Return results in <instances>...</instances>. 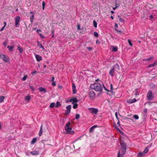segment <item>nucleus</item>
<instances>
[{
    "label": "nucleus",
    "instance_id": "10",
    "mask_svg": "<svg viewBox=\"0 0 157 157\" xmlns=\"http://www.w3.org/2000/svg\"><path fill=\"white\" fill-rule=\"evenodd\" d=\"M2 59L4 61L6 62H7L9 60V59L8 56L5 54H2Z\"/></svg>",
    "mask_w": 157,
    "mask_h": 157
},
{
    "label": "nucleus",
    "instance_id": "35",
    "mask_svg": "<svg viewBox=\"0 0 157 157\" xmlns=\"http://www.w3.org/2000/svg\"><path fill=\"white\" fill-rule=\"evenodd\" d=\"M42 8L43 10H44V7L45 6V3L44 1H43L42 2Z\"/></svg>",
    "mask_w": 157,
    "mask_h": 157
},
{
    "label": "nucleus",
    "instance_id": "32",
    "mask_svg": "<svg viewBox=\"0 0 157 157\" xmlns=\"http://www.w3.org/2000/svg\"><path fill=\"white\" fill-rule=\"evenodd\" d=\"M18 21H15V26L16 27H18L19 25V23Z\"/></svg>",
    "mask_w": 157,
    "mask_h": 157
},
{
    "label": "nucleus",
    "instance_id": "13",
    "mask_svg": "<svg viewBox=\"0 0 157 157\" xmlns=\"http://www.w3.org/2000/svg\"><path fill=\"white\" fill-rule=\"evenodd\" d=\"M72 88L73 90V93L74 94L76 93V86L75 84L73 83L72 84Z\"/></svg>",
    "mask_w": 157,
    "mask_h": 157
},
{
    "label": "nucleus",
    "instance_id": "57",
    "mask_svg": "<svg viewBox=\"0 0 157 157\" xmlns=\"http://www.w3.org/2000/svg\"><path fill=\"white\" fill-rule=\"evenodd\" d=\"M4 28H5V27H2V28L0 29V31H2L4 30Z\"/></svg>",
    "mask_w": 157,
    "mask_h": 157
},
{
    "label": "nucleus",
    "instance_id": "4",
    "mask_svg": "<svg viewBox=\"0 0 157 157\" xmlns=\"http://www.w3.org/2000/svg\"><path fill=\"white\" fill-rule=\"evenodd\" d=\"M120 144L121 148L122 153L125 154L126 150V144L124 141H121Z\"/></svg>",
    "mask_w": 157,
    "mask_h": 157
},
{
    "label": "nucleus",
    "instance_id": "28",
    "mask_svg": "<svg viewBox=\"0 0 157 157\" xmlns=\"http://www.w3.org/2000/svg\"><path fill=\"white\" fill-rule=\"evenodd\" d=\"M61 104L59 102L57 101L56 103V107H58L61 105Z\"/></svg>",
    "mask_w": 157,
    "mask_h": 157
},
{
    "label": "nucleus",
    "instance_id": "24",
    "mask_svg": "<svg viewBox=\"0 0 157 157\" xmlns=\"http://www.w3.org/2000/svg\"><path fill=\"white\" fill-rule=\"evenodd\" d=\"M7 48H8L9 51H11L13 48V46L8 45L7 46Z\"/></svg>",
    "mask_w": 157,
    "mask_h": 157
},
{
    "label": "nucleus",
    "instance_id": "36",
    "mask_svg": "<svg viewBox=\"0 0 157 157\" xmlns=\"http://www.w3.org/2000/svg\"><path fill=\"white\" fill-rule=\"evenodd\" d=\"M128 42L130 45L132 46V44L131 42V40L130 39H128Z\"/></svg>",
    "mask_w": 157,
    "mask_h": 157
},
{
    "label": "nucleus",
    "instance_id": "52",
    "mask_svg": "<svg viewBox=\"0 0 157 157\" xmlns=\"http://www.w3.org/2000/svg\"><path fill=\"white\" fill-rule=\"evenodd\" d=\"M36 71L35 70V71H33L32 72L31 74H32L33 75L34 73H36Z\"/></svg>",
    "mask_w": 157,
    "mask_h": 157
},
{
    "label": "nucleus",
    "instance_id": "11",
    "mask_svg": "<svg viewBox=\"0 0 157 157\" xmlns=\"http://www.w3.org/2000/svg\"><path fill=\"white\" fill-rule=\"evenodd\" d=\"M35 57L36 60L38 62H39L42 60L41 56L39 55H36Z\"/></svg>",
    "mask_w": 157,
    "mask_h": 157
},
{
    "label": "nucleus",
    "instance_id": "64",
    "mask_svg": "<svg viewBox=\"0 0 157 157\" xmlns=\"http://www.w3.org/2000/svg\"><path fill=\"white\" fill-rule=\"evenodd\" d=\"M111 18L112 19H114V18L112 16H111Z\"/></svg>",
    "mask_w": 157,
    "mask_h": 157
},
{
    "label": "nucleus",
    "instance_id": "33",
    "mask_svg": "<svg viewBox=\"0 0 157 157\" xmlns=\"http://www.w3.org/2000/svg\"><path fill=\"white\" fill-rule=\"evenodd\" d=\"M93 24L95 28H96L97 27V23L95 21H93Z\"/></svg>",
    "mask_w": 157,
    "mask_h": 157
},
{
    "label": "nucleus",
    "instance_id": "45",
    "mask_svg": "<svg viewBox=\"0 0 157 157\" xmlns=\"http://www.w3.org/2000/svg\"><path fill=\"white\" fill-rule=\"evenodd\" d=\"M52 86H55L56 85V82L54 81H52Z\"/></svg>",
    "mask_w": 157,
    "mask_h": 157
},
{
    "label": "nucleus",
    "instance_id": "30",
    "mask_svg": "<svg viewBox=\"0 0 157 157\" xmlns=\"http://www.w3.org/2000/svg\"><path fill=\"white\" fill-rule=\"evenodd\" d=\"M124 154H123L122 153V154H120V151H119L118 153V156L117 157H124L123 155Z\"/></svg>",
    "mask_w": 157,
    "mask_h": 157
},
{
    "label": "nucleus",
    "instance_id": "59",
    "mask_svg": "<svg viewBox=\"0 0 157 157\" xmlns=\"http://www.w3.org/2000/svg\"><path fill=\"white\" fill-rule=\"evenodd\" d=\"M104 86V89L106 90L107 91V92H109V91L106 88L103 86Z\"/></svg>",
    "mask_w": 157,
    "mask_h": 157
},
{
    "label": "nucleus",
    "instance_id": "27",
    "mask_svg": "<svg viewBox=\"0 0 157 157\" xmlns=\"http://www.w3.org/2000/svg\"><path fill=\"white\" fill-rule=\"evenodd\" d=\"M156 64H157V63L156 62H155L154 63L149 64V67H153Z\"/></svg>",
    "mask_w": 157,
    "mask_h": 157
},
{
    "label": "nucleus",
    "instance_id": "58",
    "mask_svg": "<svg viewBox=\"0 0 157 157\" xmlns=\"http://www.w3.org/2000/svg\"><path fill=\"white\" fill-rule=\"evenodd\" d=\"M104 86V89L106 90L107 91V92H109V91L106 88L103 86Z\"/></svg>",
    "mask_w": 157,
    "mask_h": 157
},
{
    "label": "nucleus",
    "instance_id": "55",
    "mask_svg": "<svg viewBox=\"0 0 157 157\" xmlns=\"http://www.w3.org/2000/svg\"><path fill=\"white\" fill-rule=\"evenodd\" d=\"M115 30L117 31L118 32H119V33H121V31H120V30H117L116 29H115Z\"/></svg>",
    "mask_w": 157,
    "mask_h": 157
},
{
    "label": "nucleus",
    "instance_id": "26",
    "mask_svg": "<svg viewBox=\"0 0 157 157\" xmlns=\"http://www.w3.org/2000/svg\"><path fill=\"white\" fill-rule=\"evenodd\" d=\"M117 17L119 18V21L120 22H122L124 21V20L119 15H118Z\"/></svg>",
    "mask_w": 157,
    "mask_h": 157
},
{
    "label": "nucleus",
    "instance_id": "47",
    "mask_svg": "<svg viewBox=\"0 0 157 157\" xmlns=\"http://www.w3.org/2000/svg\"><path fill=\"white\" fill-rule=\"evenodd\" d=\"M110 91H111V92H112V91L113 90V85L112 84H111L110 85Z\"/></svg>",
    "mask_w": 157,
    "mask_h": 157
},
{
    "label": "nucleus",
    "instance_id": "16",
    "mask_svg": "<svg viewBox=\"0 0 157 157\" xmlns=\"http://www.w3.org/2000/svg\"><path fill=\"white\" fill-rule=\"evenodd\" d=\"M37 138L36 137L33 138L31 142V144H35Z\"/></svg>",
    "mask_w": 157,
    "mask_h": 157
},
{
    "label": "nucleus",
    "instance_id": "54",
    "mask_svg": "<svg viewBox=\"0 0 157 157\" xmlns=\"http://www.w3.org/2000/svg\"><path fill=\"white\" fill-rule=\"evenodd\" d=\"M54 79H55V78L54 77H52V78L51 81H54Z\"/></svg>",
    "mask_w": 157,
    "mask_h": 157
},
{
    "label": "nucleus",
    "instance_id": "31",
    "mask_svg": "<svg viewBox=\"0 0 157 157\" xmlns=\"http://www.w3.org/2000/svg\"><path fill=\"white\" fill-rule=\"evenodd\" d=\"M127 102L128 103H133L132 99H130L127 101Z\"/></svg>",
    "mask_w": 157,
    "mask_h": 157
},
{
    "label": "nucleus",
    "instance_id": "9",
    "mask_svg": "<svg viewBox=\"0 0 157 157\" xmlns=\"http://www.w3.org/2000/svg\"><path fill=\"white\" fill-rule=\"evenodd\" d=\"M71 109V105H69L66 107V110L65 112V115L67 116L70 113Z\"/></svg>",
    "mask_w": 157,
    "mask_h": 157
},
{
    "label": "nucleus",
    "instance_id": "40",
    "mask_svg": "<svg viewBox=\"0 0 157 157\" xmlns=\"http://www.w3.org/2000/svg\"><path fill=\"white\" fill-rule=\"evenodd\" d=\"M94 36L95 37H97L98 36V33L96 32H94Z\"/></svg>",
    "mask_w": 157,
    "mask_h": 157
},
{
    "label": "nucleus",
    "instance_id": "63",
    "mask_svg": "<svg viewBox=\"0 0 157 157\" xmlns=\"http://www.w3.org/2000/svg\"><path fill=\"white\" fill-rule=\"evenodd\" d=\"M59 88L60 89H61L62 88V86H59Z\"/></svg>",
    "mask_w": 157,
    "mask_h": 157
},
{
    "label": "nucleus",
    "instance_id": "12",
    "mask_svg": "<svg viewBox=\"0 0 157 157\" xmlns=\"http://www.w3.org/2000/svg\"><path fill=\"white\" fill-rule=\"evenodd\" d=\"M30 154L33 155H36L39 154V152L38 151L33 150L30 152Z\"/></svg>",
    "mask_w": 157,
    "mask_h": 157
},
{
    "label": "nucleus",
    "instance_id": "37",
    "mask_svg": "<svg viewBox=\"0 0 157 157\" xmlns=\"http://www.w3.org/2000/svg\"><path fill=\"white\" fill-rule=\"evenodd\" d=\"M27 75H25L22 78V80H23V81H25L26 79H27Z\"/></svg>",
    "mask_w": 157,
    "mask_h": 157
},
{
    "label": "nucleus",
    "instance_id": "62",
    "mask_svg": "<svg viewBox=\"0 0 157 157\" xmlns=\"http://www.w3.org/2000/svg\"><path fill=\"white\" fill-rule=\"evenodd\" d=\"M117 124L119 125V126H120V122L119 121H118V122H117Z\"/></svg>",
    "mask_w": 157,
    "mask_h": 157
},
{
    "label": "nucleus",
    "instance_id": "41",
    "mask_svg": "<svg viewBox=\"0 0 157 157\" xmlns=\"http://www.w3.org/2000/svg\"><path fill=\"white\" fill-rule=\"evenodd\" d=\"M133 117L136 120H137L139 118V117L137 115H134L133 116Z\"/></svg>",
    "mask_w": 157,
    "mask_h": 157
},
{
    "label": "nucleus",
    "instance_id": "17",
    "mask_svg": "<svg viewBox=\"0 0 157 157\" xmlns=\"http://www.w3.org/2000/svg\"><path fill=\"white\" fill-rule=\"evenodd\" d=\"M145 155L144 153L143 152L139 153L137 155L138 157H143Z\"/></svg>",
    "mask_w": 157,
    "mask_h": 157
},
{
    "label": "nucleus",
    "instance_id": "49",
    "mask_svg": "<svg viewBox=\"0 0 157 157\" xmlns=\"http://www.w3.org/2000/svg\"><path fill=\"white\" fill-rule=\"evenodd\" d=\"M3 44L4 46H6L7 44V43L6 41H5L3 43Z\"/></svg>",
    "mask_w": 157,
    "mask_h": 157
},
{
    "label": "nucleus",
    "instance_id": "2",
    "mask_svg": "<svg viewBox=\"0 0 157 157\" xmlns=\"http://www.w3.org/2000/svg\"><path fill=\"white\" fill-rule=\"evenodd\" d=\"M103 83L100 84L98 83H95L91 85L90 88L91 89H94L98 91H101L102 90Z\"/></svg>",
    "mask_w": 157,
    "mask_h": 157
},
{
    "label": "nucleus",
    "instance_id": "60",
    "mask_svg": "<svg viewBox=\"0 0 157 157\" xmlns=\"http://www.w3.org/2000/svg\"><path fill=\"white\" fill-rule=\"evenodd\" d=\"M149 17H150L151 18H153V16L152 15V14H151L150 15Z\"/></svg>",
    "mask_w": 157,
    "mask_h": 157
},
{
    "label": "nucleus",
    "instance_id": "6",
    "mask_svg": "<svg viewBox=\"0 0 157 157\" xmlns=\"http://www.w3.org/2000/svg\"><path fill=\"white\" fill-rule=\"evenodd\" d=\"M147 100H151L153 99L154 96L151 91L150 90L148 92L147 95Z\"/></svg>",
    "mask_w": 157,
    "mask_h": 157
},
{
    "label": "nucleus",
    "instance_id": "1",
    "mask_svg": "<svg viewBox=\"0 0 157 157\" xmlns=\"http://www.w3.org/2000/svg\"><path fill=\"white\" fill-rule=\"evenodd\" d=\"M120 70V66L118 63L114 65L110 69L109 73V75L112 77L116 74V72H117Z\"/></svg>",
    "mask_w": 157,
    "mask_h": 157
},
{
    "label": "nucleus",
    "instance_id": "50",
    "mask_svg": "<svg viewBox=\"0 0 157 157\" xmlns=\"http://www.w3.org/2000/svg\"><path fill=\"white\" fill-rule=\"evenodd\" d=\"M115 115L116 116V118L118 119V118H117V112H116L115 113Z\"/></svg>",
    "mask_w": 157,
    "mask_h": 157
},
{
    "label": "nucleus",
    "instance_id": "51",
    "mask_svg": "<svg viewBox=\"0 0 157 157\" xmlns=\"http://www.w3.org/2000/svg\"><path fill=\"white\" fill-rule=\"evenodd\" d=\"M6 21H4V26L3 27H4L6 26Z\"/></svg>",
    "mask_w": 157,
    "mask_h": 157
},
{
    "label": "nucleus",
    "instance_id": "22",
    "mask_svg": "<svg viewBox=\"0 0 157 157\" xmlns=\"http://www.w3.org/2000/svg\"><path fill=\"white\" fill-rule=\"evenodd\" d=\"M55 104L54 103H52L50 105L49 107L51 108H53L55 106Z\"/></svg>",
    "mask_w": 157,
    "mask_h": 157
},
{
    "label": "nucleus",
    "instance_id": "23",
    "mask_svg": "<svg viewBox=\"0 0 157 157\" xmlns=\"http://www.w3.org/2000/svg\"><path fill=\"white\" fill-rule=\"evenodd\" d=\"M118 50L117 48V47H113L112 48V51L114 52H116Z\"/></svg>",
    "mask_w": 157,
    "mask_h": 157
},
{
    "label": "nucleus",
    "instance_id": "25",
    "mask_svg": "<svg viewBox=\"0 0 157 157\" xmlns=\"http://www.w3.org/2000/svg\"><path fill=\"white\" fill-rule=\"evenodd\" d=\"M4 96H0V102H2L4 101Z\"/></svg>",
    "mask_w": 157,
    "mask_h": 157
},
{
    "label": "nucleus",
    "instance_id": "18",
    "mask_svg": "<svg viewBox=\"0 0 157 157\" xmlns=\"http://www.w3.org/2000/svg\"><path fill=\"white\" fill-rule=\"evenodd\" d=\"M42 127H43V125H42L41 126L40 128V130L39 132V135L40 136H41V135H42V133H43Z\"/></svg>",
    "mask_w": 157,
    "mask_h": 157
},
{
    "label": "nucleus",
    "instance_id": "21",
    "mask_svg": "<svg viewBox=\"0 0 157 157\" xmlns=\"http://www.w3.org/2000/svg\"><path fill=\"white\" fill-rule=\"evenodd\" d=\"M148 151V147H146L143 152L145 154L146 153H147Z\"/></svg>",
    "mask_w": 157,
    "mask_h": 157
},
{
    "label": "nucleus",
    "instance_id": "39",
    "mask_svg": "<svg viewBox=\"0 0 157 157\" xmlns=\"http://www.w3.org/2000/svg\"><path fill=\"white\" fill-rule=\"evenodd\" d=\"M80 115L78 114H77L75 116V118L76 119H78L80 117Z\"/></svg>",
    "mask_w": 157,
    "mask_h": 157
},
{
    "label": "nucleus",
    "instance_id": "48",
    "mask_svg": "<svg viewBox=\"0 0 157 157\" xmlns=\"http://www.w3.org/2000/svg\"><path fill=\"white\" fill-rule=\"evenodd\" d=\"M39 34L40 35V37L42 38H44V37L43 36L41 33H39Z\"/></svg>",
    "mask_w": 157,
    "mask_h": 157
},
{
    "label": "nucleus",
    "instance_id": "43",
    "mask_svg": "<svg viewBox=\"0 0 157 157\" xmlns=\"http://www.w3.org/2000/svg\"><path fill=\"white\" fill-rule=\"evenodd\" d=\"M29 87H30V88L33 91H35V89L33 87V86H29Z\"/></svg>",
    "mask_w": 157,
    "mask_h": 157
},
{
    "label": "nucleus",
    "instance_id": "20",
    "mask_svg": "<svg viewBox=\"0 0 157 157\" xmlns=\"http://www.w3.org/2000/svg\"><path fill=\"white\" fill-rule=\"evenodd\" d=\"M17 49L19 51V52L21 53L22 52H23V48L21 47L20 46H18Z\"/></svg>",
    "mask_w": 157,
    "mask_h": 157
},
{
    "label": "nucleus",
    "instance_id": "38",
    "mask_svg": "<svg viewBox=\"0 0 157 157\" xmlns=\"http://www.w3.org/2000/svg\"><path fill=\"white\" fill-rule=\"evenodd\" d=\"M152 59H153V57H151L150 58H149L146 59H145L144 60H146V61H149L150 60H151Z\"/></svg>",
    "mask_w": 157,
    "mask_h": 157
},
{
    "label": "nucleus",
    "instance_id": "8",
    "mask_svg": "<svg viewBox=\"0 0 157 157\" xmlns=\"http://www.w3.org/2000/svg\"><path fill=\"white\" fill-rule=\"evenodd\" d=\"M95 94L94 91L92 90L90 91L89 92V96L90 98L92 100L95 98Z\"/></svg>",
    "mask_w": 157,
    "mask_h": 157
},
{
    "label": "nucleus",
    "instance_id": "42",
    "mask_svg": "<svg viewBox=\"0 0 157 157\" xmlns=\"http://www.w3.org/2000/svg\"><path fill=\"white\" fill-rule=\"evenodd\" d=\"M30 21L32 22H33V20L34 19V16L33 15L32 16L30 17Z\"/></svg>",
    "mask_w": 157,
    "mask_h": 157
},
{
    "label": "nucleus",
    "instance_id": "3",
    "mask_svg": "<svg viewBox=\"0 0 157 157\" xmlns=\"http://www.w3.org/2000/svg\"><path fill=\"white\" fill-rule=\"evenodd\" d=\"M70 122H68L66 124L64 127V129L67 133H69L71 135L74 134L75 132L71 131L72 128L70 127Z\"/></svg>",
    "mask_w": 157,
    "mask_h": 157
},
{
    "label": "nucleus",
    "instance_id": "15",
    "mask_svg": "<svg viewBox=\"0 0 157 157\" xmlns=\"http://www.w3.org/2000/svg\"><path fill=\"white\" fill-rule=\"evenodd\" d=\"M39 90L40 92H44V93L47 92L46 89L42 87H40L39 88Z\"/></svg>",
    "mask_w": 157,
    "mask_h": 157
},
{
    "label": "nucleus",
    "instance_id": "53",
    "mask_svg": "<svg viewBox=\"0 0 157 157\" xmlns=\"http://www.w3.org/2000/svg\"><path fill=\"white\" fill-rule=\"evenodd\" d=\"M132 99V101L133 102V103L135 102H136V99L135 98H134V99Z\"/></svg>",
    "mask_w": 157,
    "mask_h": 157
},
{
    "label": "nucleus",
    "instance_id": "14",
    "mask_svg": "<svg viewBox=\"0 0 157 157\" xmlns=\"http://www.w3.org/2000/svg\"><path fill=\"white\" fill-rule=\"evenodd\" d=\"M97 127V125H95L91 127V128H90L89 132H93L94 128H96Z\"/></svg>",
    "mask_w": 157,
    "mask_h": 157
},
{
    "label": "nucleus",
    "instance_id": "56",
    "mask_svg": "<svg viewBox=\"0 0 157 157\" xmlns=\"http://www.w3.org/2000/svg\"><path fill=\"white\" fill-rule=\"evenodd\" d=\"M96 44H98L99 43V41H98V40H97L96 41Z\"/></svg>",
    "mask_w": 157,
    "mask_h": 157
},
{
    "label": "nucleus",
    "instance_id": "34",
    "mask_svg": "<svg viewBox=\"0 0 157 157\" xmlns=\"http://www.w3.org/2000/svg\"><path fill=\"white\" fill-rule=\"evenodd\" d=\"M30 97L29 96H27L25 98V100H26L29 101L30 99Z\"/></svg>",
    "mask_w": 157,
    "mask_h": 157
},
{
    "label": "nucleus",
    "instance_id": "5",
    "mask_svg": "<svg viewBox=\"0 0 157 157\" xmlns=\"http://www.w3.org/2000/svg\"><path fill=\"white\" fill-rule=\"evenodd\" d=\"M88 110L90 113L96 115L98 111V109L92 108H89L88 109Z\"/></svg>",
    "mask_w": 157,
    "mask_h": 157
},
{
    "label": "nucleus",
    "instance_id": "46",
    "mask_svg": "<svg viewBox=\"0 0 157 157\" xmlns=\"http://www.w3.org/2000/svg\"><path fill=\"white\" fill-rule=\"evenodd\" d=\"M38 46H39V47L40 48H42L43 49H44V48L43 47V46L41 45V44H38Z\"/></svg>",
    "mask_w": 157,
    "mask_h": 157
},
{
    "label": "nucleus",
    "instance_id": "19",
    "mask_svg": "<svg viewBox=\"0 0 157 157\" xmlns=\"http://www.w3.org/2000/svg\"><path fill=\"white\" fill-rule=\"evenodd\" d=\"M20 19L21 18L19 16H17L16 17H15V21L19 22Z\"/></svg>",
    "mask_w": 157,
    "mask_h": 157
},
{
    "label": "nucleus",
    "instance_id": "29",
    "mask_svg": "<svg viewBox=\"0 0 157 157\" xmlns=\"http://www.w3.org/2000/svg\"><path fill=\"white\" fill-rule=\"evenodd\" d=\"M73 104H74V105H73V108L74 109H76V108H77L78 105L77 103H75Z\"/></svg>",
    "mask_w": 157,
    "mask_h": 157
},
{
    "label": "nucleus",
    "instance_id": "61",
    "mask_svg": "<svg viewBox=\"0 0 157 157\" xmlns=\"http://www.w3.org/2000/svg\"><path fill=\"white\" fill-rule=\"evenodd\" d=\"M37 31V33H38V34L39 33V32H41V30H40V29H38Z\"/></svg>",
    "mask_w": 157,
    "mask_h": 157
},
{
    "label": "nucleus",
    "instance_id": "7",
    "mask_svg": "<svg viewBox=\"0 0 157 157\" xmlns=\"http://www.w3.org/2000/svg\"><path fill=\"white\" fill-rule=\"evenodd\" d=\"M78 101L77 100V98L75 97H73L72 98H71L69 100H67V102H72V104H74L75 103H77L78 102Z\"/></svg>",
    "mask_w": 157,
    "mask_h": 157
},
{
    "label": "nucleus",
    "instance_id": "44",
    "mask_svg": "<svg viewBox=\"0 0 157 157\" xmlns=\"http://www.w3.org/2000/svg\"><path fill=\"white\" fill-rule=\"evenodd\" d=\"M87 48L88 50L90 51H92L93 49L92 48L90 47H87Z\"/></svg>",
    "mask_w": 157,
    "mask_h": 157
}]
</instances>
